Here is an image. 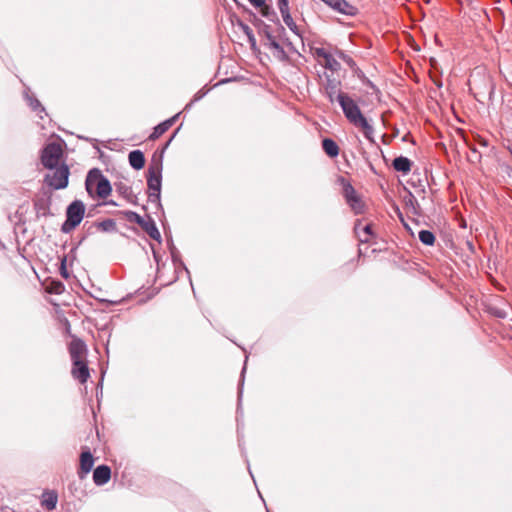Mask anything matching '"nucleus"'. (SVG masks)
Masks as SVG:
<instances>
[{
    "instance_id": "nucleus-29",
    "label": "nucleus",
    "mask_w": 512,
    "mask_h": 512,
    "mask_svg": "<svg viewBox=\"0 0 512 512\" xmlns=\"http://www.w3.org/2000/svg\"><path fill=\"white\" fill-rule=\"evenodd\" d=\"M116 191L127 200L133 196L131 187L123 183L116 185Z\"/></svg>"
},
{
    "instance_id": "nucleus-51",
    "label": "nucleus",
    "mask_w": 512,
    "mask_h": 512,
    "mask_svg": "<svg viewBox=\"0 0 512 512\" xmlns=\"http://www.w3.org/2000/svg\"><path fill=\"white\" fill-rule=\"evenodd\" d=\"M60 231H61V232H64V223H62V224L60 225Z\"/></svg>"
},
{
    "instance_id": "nucleus-32",
    "label": "nucleus",
    "mask_w": 512,
    "mask_h": 512,
    "mask_svg": "<svg viewBox=\"0 0 512 512\" xmlns=\"http://www.w3.org/2000/svg\"><path fill=\"white\" fill-rule=\"evenodd\" d=\"M338 57L347 65L349 66L352 70H356L357 69V65H356V62L353 60L352 57H350L349 55L345 54L344 52L342 51H339L338 52Z\"/></svg>"
},
{
    "instance_id": "nucleus-44",
    "label": "nucleus",
    "mask_w": 512,
    "mask_h": 512,
    "mask_svg": "<svg viewBox=\"0 0 512 512\" xmlns=\"http://www.w3.org/2000/svg\"><path fill=\"white\" fill-rule=\"evenodd\" d=\"M414 201H416V200H415L414 196L410 193L409 194V200L407 201V204L409 203V204L413 205Z\"/></svg>"
},
{
    "instance_id": "nucleus-16",
    "label": "nucleus",
    "mask_w": 512,
    "mask_h": 512,
    "mask_svg": "<svg viewBox=\"0 0 512 512\" xmlns=\"http://www.w3.org/2000/svg\"><path fill=\"white\" fill-rule=\"evenodd\" d=\"M139 226L149 235L150 238L160 241L161 235L155 224V221L151 217H147L143 220Z\"/></svg>"
},
{
    "instance_id": "nucleus-13",
    "label": "nucleus",
    "mask_w": 512,
    "mask_h": 512,
    "mask_svg": "<svg viewBox=\"0 0 512 512\" xmlns=\"http://www.w3.org/2000/svg\"><path fill=\"white\" fill-rule=\"evenodd\" d=\"M111 478V469L107 465H99L93 472V481L97 486H102Z\"/></svg>"
},
{
    "instance_id": "nucleus-1",
    "label": "nucleus",
    "mask_w": 512,
    "mask_h": 512,
    "mask_svg": "<svg viewBox=\"0 0 512 512\" xmlns=\"http://www.w3.org/2000/svg\"><path fill=\"white\" fill-rule=\"evenodd\" d=\"M68 350L72 362L71 375L73 379L81 384L86 383L90 377L87 361L88 349L86 344L80 339H74L69 344Z\"/></svg>"
},
{
    "instance_id": "nucleus-20",
    "label": "nucleus",
    "mask_w": 512,
    "mask_h": 512,
    "mask_svg": "<svg viewBox=\"0 0 512 512\" xmlns=\"http://www.w3.org/2000/svg\"><path fill=\"white\" fill-rule=\"evenodd\" d=\"M322 148L324 152L331 158L337 157L339 155V147L337 143L330 138L323 139Z\"/></svg>"
},
{
    "instance_id": "nucleus-50",
    "label": "nucleus",
    "mask_w": 512,
    "mask_h": 512,
    "mask_svg": "<svg viewBox=\"0 0 512 512\" xmlns=\"http://www.w3.org/2000/svg\"><path fill=\"white\" fill-rule=\"evenodd\" d=\"M154 258H155V260H156L157 264L159 265L158 255H157L155 252H154Z\"/></svg>"
},
{
    "instance_id": "nucleus-28",
    "label": "nucleus",
    "mask_w": 512,
    "mask_h": 512,
    "mask_svg": "<svg viewBox=\"0 0 512 512\" xmlns=\"http://www.w3.org/2000/svg\"><path fill=\"white\" fill-rule=\"evenodd\" d=\"M348 205L355 214L358 215L364 213L365 204L359 196L353 199Z\"/></svg>"
},
{
    "instance_id": "nucleus-27",
    "label": "nucleus",
    "mask_w": 512,
    "mask_h": 512,
    "mask_svg": "<svg viewBox=\"0 0 512 512\" xmlns=\"http://www.w3.org/2000/svg\"><path fill=\"white\" fill-rule=\"evenodd\" d=\"M260 9V13L263 17L273 21L274 19L277 18V14L276 12L274 11V9L268 5L266 3V0L264 1V5L263 6H259L258 7Z\"/></svg>"
},
{
    "instance_id": "nucleus-21",
    "label": "nucleus",
    "mask_w": 512,
    "mask_h": 512,
    "mask_svg": "<svg viewBox=\"0 0 512 512\" xmlns=\"http://www.w3.org/2000/svg\"><path fill=\"white\" fill-rule=\"evenodd\" d=\"M342 182H343V195H344V198H345L347 204H349L353 199L358 197V194H357L356 190L354 189V187L349 182L345 181L344 179H342Z\"/></svg>"
},
{
    "instance_id": "nucleus-45",
    "label": "nucleus",
    "mask_w": 512,
    "mask_h": 512,
    "mask_svg": "<svg viewBox=\"0 0 512 512\" xmlns=\"http://www.w3.org/2000/svg\"><path fill=\"white\" fill-rule=\"evenodd\" d=\"M65 173H66V186H67L68 185V178H69V168H68L67 165H66Z\"/></svg>"
},
{
    "instance_id": "nucleus-10",
    "label": "nucleus",
    "mask_w": 512,
    "mask_h": 512,
    "mask_svg": "<svg viewBox=\"0 0 512 512\" xmlns=\"http://www.w3.org/2000/svg\"><path fill=\"white\" fill-rule=\"evenodd\" d=\"M24 99L27 103V105L30 107V109L37 113V116L40 120H43L44 117H48V114L44 108V106L41 104V102L37 99V97L31 92L29 87H26L24 90Z\"/></svg>"
},
{
    "instance_id": "nucleus-6",
    "label": "nucleus",
    "mask_w": 512,
    "mask_h": 512,
    "mask_svg": "<svg viewBox=\"0 0 512 512\" xmlns=\"http://www.w3.org/2000/svg\"><path fill=\"white\" fill-rule=\"evenodd\" d=\"M63 155L64 150L59 143H47L41 150V163L46 169L54 170L60 166Z\"/></svg>"
},
{
    "instance_id": "nucleus-43",
    "label": "nucleus",
    "mask_w": 512,
    "mask_h": 512,
    "mask_svg": "<svg viewBox=\"0 0 512 512\" xmlns=\"http://www.w3.org/2000/svg\"><path fill=\"white\" fill-rule=\"evenodd\" d=\"M176 132H177V131H175V132H174V134L170 137V139L166 142V144H165V146H164V148H163V151H164V150H165V149L170 145L171 141L173 140V138H174V137H175V135H176Z\"/></svg>"
},
{
    "instance_id": "nucleus-14",
    "label": "nucleus",
    "mask_w": 512,
    "mask_h": 512,
    "mask_svg": "<svg viewBox=\"0 0 512 512\" xmlns=\"http://www.w3.org/2000/svg\"><path fill=\"white\" fill-rule=\"evenodd\" d=\"M58 502V493L55 490L46 489L43 491L40 497V504L47 510H53L56 508Z\"/></svg>"
},
{
    "instance_id": "nucleus-46",
    "label": "nucleus",
    "mask_w": 512,
    "mask_h": 512,
    "mask_svg": "<svg viewBox=\"0 0 512 512\" xmlns=\"http://www.w3.org/2000/svg\"><path fill=\"white\" fill-rule=\"evenodd\" d=\"M1 511H2V512H16V511H14L13 509L8 508V507L2 508V509H1Z\"/></svg>"
},
{
    "instance_id": "nucleus-3",
    "label": "nucleus",
    "mask_w": 512,
    "mask_h": 512,
    "mask_svg": "<svg viewBox=\"0 0 512 512\" xmlns=\"http://www.w3.org/2000/svg\"><path fill=\"white\" fill-rule=\"evenodd\" d=\"M45 299L53 307L56 318L60 324V329L64 333V312L62 306L64 305V286L59 280H47L43 284Z\"/></svg>"
},
{
    "instance_id": "nucleus-23",
    "label": "nucleus",
    "mask_w": 512,
    "mask_h": 512,
    "mask_svg": "<svg viewBox=\"0 0 512 512\" xmlns=\"http://www.w3.org/2000/svg\"><path fill=\"white\" fill-rule=\"evenodd\" d=\"M95 226L102 232H115L117 230L116 222L113 219H105L101 222H97Z\"/></svg>"
},
{
    "instance_id": "nucleus-4",
    "label": "nucleus",
    "mask_w": 512,
    "mask_h": 512,
    "mask_svg": "<svg viewBox=\"0 0 512 512\" xmlns=\"http://www.w3.org/2000/svg\"><path fill=\"white\" fill-rule=\"evenodd\" d=\"M85 187L87 193L91 197L97 196L101 199L108 197L112 191L109 180L98 168H93L88 172L85 180Z\"/></svg>"
},
{
    "instance_id": "nucleus-42",
    "label": "nucleus",
    "mask_w": 512,
    "mask_h": 512,
    "mask_svg": "<svg viewBox=\"0 0 512 512\" xmlns=\"http://www.w3.org/2000/svg\"><path fill=\"white\" fill-rule=\"evenodd\" d=\"M495 315L499 318H505L506 317V313L502 310H496L495 311Z\"/></svg>"
},
{
    "instance_id": "nucleus-15",
    "label": "nucleus",
    "mask_w": 512,
    "mask_h": 512,
    "mask_svg": "<svg viewBox=\"0 0 512 512\" xmlns=\"http://www.w3.org/2000/svg\"><path fill=\"white\" fill-rule=\"evenodd\" d=\"M94 465V458L90 451H83L80 455V478L86 476Z\"/></svg>"
},
{
    "instance_id": "nucleus-25",
    "label": "nucleus",
    "mask_w": 512,
    "mask_h": 512,
    "mask_svg": "<svg viewBox=\"0 0 512 512\" xmlns=\"http://www.w3.org/2000/svg\"><path fill=\"white\" fill-rule=\"evenodd\" d=\"M323 66L332 72H337L341 68L340 63L333 57L331 53H329V55L324 59Z\"/></svg>"
},
{
    "instance_id": "nucleus-49",
    "label": "nucleus",
    "mask_w": 512,
    "mask_h": 512,
    "mask_svg": "<svg viewBox=\"0 0 512 512\" xmlns=\"http://www.w3.org/2000/svg\"><path fill=\"white\" fill-rule=\"evenodd\" d=\"M65 325H66V333H68V331H69V326H70V325H69V323H68V321H67V320H66V322H65Z\"/></svg>"
},
{
    "instance_id": "nucleus-53",
    "label": "nucleus",
    "mask_w": 512,
    "mask_h": 512,
    "mask_svg": "<svg viewBox=\"0 0 512 512\" xmlns=\"http://www.w3.org/2000/svg\"><path fill=\"white\" fill-rule=\"evenodd\" d=\"M481 144H482L483 146H487V142H486V141H482V142H481Z\"/></svg>"
},
{
    "instance_id": "nucleus-30",
    "label": "nucleus",
    "mask_w": 512,
    "mask_h": 512,
    "mask_svg": "<svg viewBox=\"0 0 512 512\" xmlns=\"http://www.w3.org/2000/svg\"><path fill=\"white\" fill-rule=\"evenodd\" d=\"M372 236H373L372 225L367 224V225L363 226V228H362V233H361V237L359 238V241L362 243H368Z\"/></svg>"
},
{
    "instance_id": "nucleus-35",
    "label": "nucleus",
    "mask_w": 512,
    "mask_h": 512,
    "mask_svg": "<svg viewBox=\"0 0 512 512\" xmlns=\"http://www.w3.org/2000/svg\"><path fill=\"white\" fill-rule=\"evenodd\" d=\"M277 6L281 13V16L290 13L288 0H277Z\"/></svg>"
},
{
    "instance_id": "nucleus-9",
    "label": "nucleus",
    "mask_w": 512,
    "mask_h": 512,
    "mask_svg": "<svg viewBox=\"0 0 512 512\" xmlns=\"http://www.w3.org/2000/svg\"><path fill=\"white\" fill-rule=\"evenodd\" d=\"M334 11L346 16H355L358 9L346 0H321Z\"/></svg>"
},
{
    "instance_id": "nucleus-18",
    "label": "nucleus",
    "mask_w": 512,
    "mask_h": 512,
    "mask_svg": "<svg viewBox=\"0 0 512 512\" xmlns=\"http://www.w3.org/2000/svg\"><path fill=\"white\" fill-rule=\"evenodd\" d=\"M129 164L135 170H140L145 165V157L142 151L133 150L128 155Z\"/></svg>"
},
{
    "instance_id": "nucleus-12",
    "label": "nucleus",
    "mask_w": 512,
    "mask_h": 512,
    "mask_svg": "<svg viewBox=\"0 0 512 512\" xmlns=\"http://www.w3.org/2000/svg\"><path fill=\"white\" fill-rule=\"evenodd\" d=\"M339 86H340L339 81L332 79L330 77H327L324 89H325V95L327 96L328 100L331 103H334L335 101H337L339 103V98L341 95H348L347 93L341 92Z\"/></svg>"
},
{
    "instance_id": "nucleus-39",
    "label": "nucleus",
    "mask_w": 512,
    "mask_h": 512,
    "mask_svg": "<svg viewBox=\"0 0 512 512\" xmlns=\"http://www.w3.org/2000/svg\"><path fill=\"white\" fill-rule=\"evenodd\" d=\"M362 228H363V226H362L361 220H357L354 225V232H355L356 236L358 237V239L361 237Z\"/></svg>"
},
{
    "instance_id": "nucleus-41",
    "label": "nucleus",
    "mask_w": 512,
    "mask_h": 512,
    "mask_svg": "<svg viewBox=\"0 0 512 512\" xmlns=\"http://www.w3.org/2000/svg\"><path fill=\"white\" fill-rule=\"evenodd\" d=\"M251 5H253L255 8H258L259 6L264 5L265 0H248Z\"/></svg>"
},
{
    "instance_id": "nucleus-8",
    "label": "nucleus",
    "mask_w": 512,
    "mask_h": 512,
    "mask_svg": "<svg viewBox=\"0 0 512 512\" xmlns=\"http://www.w3.org/2000/svg\"><path fill=\"white\" fill-rule=\"evenodd\" d=\"M52 173H47L44 178V183L53 190L64 188V160L60 166L52 170Z\"/></svg>"
},
{
    "instance_id": "nucleus-33",
    "label": "nucleus",
    "mask_w": 512,
    "mask_h": 512,
    "mask_svg": "<svg viewBox=\"0 0 512 512\" xmlns=\"http://www.w3.org/2000/svg\"><path fill=\"white\" fill-rule=\"evenodd\" d=\"M124 215L129 222H135L138 225L142 224L143 220L145 219L144 217H142L141 215L134 211H126Z\"/></svg>"
},
{
    "instance_id": "nucleus-40",
    "label": "nucleus",
    "mask_w": 512,
    "mask_h": 512,
    "mask_svg": "<svg viewBox=\"0 0 512 512\" xmlns=\"http://www.w3.org/2000/svg\"><path fill=\"white\" fill-rule=\"evenodd\" d=\"M204 95H205V93H202L200 91L198 93H196L194 98L191 100V102L187 104L186 109L191 107L194 102L199 101Z\"/></svg>"
},
{
    "instance_id": "nucleus-36",
    "label": "nucleus",
    "mask_w": 512,
    "mask_h": 512,
    "mask_svg": "<svg viewBox=\"0 0 512 512\" xmlns=\"http://www.w3.org/2000/svg\"><path fill=\"white\" fill-rule=\"evenodd\" d=\"M171 257H172V261L175 265L179 264L188 272V269L184 266V263L180 260L179 252L176 248L171 249Z\"/></svg>"
},
{
    "instance_id": "nucleus-38",
    "label": "nucleus",
    "mask_w": 512,
    "mask_h": 512,
    "mask_svg": "<svg viewBox=\"0 0 512 512\" xmlns=\"http://www.w3.org/2000/svg\"><path fill=\"white\" fill-rule=\"evenodd\" d=\"M314 54L318 58H322L323 60L329 55V52L324 48H315Z\"/></svg>"
},
{
    "instance_id": "nucleus-48",
    "label": "nucleus",
    "mask_w": 512,
    "mask_h": 512,
    "mask_svg": "<svg viewBox=\"0 0 512 512\" xmlns=\"http://www.w3.org/2000/svg\"><path fill=\"white\" fill-rule=\"evenodd\" d=\"M107 204L114 205V206H117V205H118V204H117L115 201H113V200H111V201L107 202Z\"/></svg>"
},
{
    "instance_id": "nucleus-31",
    "label": "nucleus",
    "mask_w": 512,
    "mask_h": 512,
    "mask_svg": "<svg viewBox=\"0 0 512 512\" xmlns=\"http://www.w3.org/2000/svg\"><path fill=\"white\" fill-rule=\"evenodd\" d=\"M241 27H242L243 32L246 34V36L248 38L251 48L254 49L256 47V38L253 34L252 29L246 24H241Z\"/></svg>"
},
{
    "instance_id": "nucleus-26",
    "label": "nucleus",
    "mask_w": 512,
    "mask_h": 512,
    "mask_svg": "<svg viewBox=\"0 0 512 512\" xmlns=\"http://www.w3.org/2000/svg\"><path fill=\"white\" fill-rule=\"evenodd\" d=\"M418 236L424 245L432 246L435 243V235L430 230H421Z\"/></svg>"
},
{
    "instance_id": "nucleus-54",
    "label": "nucleus",
    "mask_w": 512,
    "mask_h": 512,
    "mask_svg": "<svg viewBox=\"0 0 512 512\" xmlns=\"http://www.w3.org/2000/svg\"><path fill=\"white\" fill-rule=\"evenodd\" d=\"M241 394H242V389L240 388L239 389V398L241 397Z\"/></svg>"
},
{
    "instance_id": "nucleus-47",
    "label": "nucleus",
    "mask_w": 512,
    "mask_h": 512,
    "mask_svg": "<svg viewBox=\"0 0 512 512\" xmlns=\"http://www.w3.org/2000/svg\"><path fill=\"white\" fill-rule=\"evenodd\" d=\"M507 150L509 151V153L512 156V142L507 146Z\"/></svg>"
},
{
    "instance_id": "nucleus-24",
    "label": "nucleus",
    "mask_w": 512,
    "mask_h": 512,
    "mask_svg": "<svg viewBox=\"0 0 512 512\" xmlns=\"http://www.w3.org/2000/svg\"><path fill=\"white\" fill-rule=\"evenodd\" d=\"M283 22L286 24V26L298 37L302 38V34L300 29L298 28L297 24L294 22L292 16L290 13H286L282 15Z\"/></svg>"
},
{
    "instance_id": "nucleus-7",
    "label": "nucleus",
    "mask_w": 512,
    "mask_h": 512,
    "mask_svg": "<svg viewBox=\"0 0 512 512\" xmlns=\"http://www.w3.org/2000/svg\"><path fill=\"white\" fill-rule=\"evenodd\" d=\"M85 205L81 200H74L66 208V233L80 225L85 215Z\"/></svg>"
},
{
    "instance_id": "nucleus-11",
    "label": "nucleus",
    "mask_w": 512,
    "mask_h": 512,
    "mask_svg": "<svg viewBox=\"0 0 512 512\" xmlns=\"http://www.w3.org/2000/svg\"><path fill=\"white\" fill-rule=\"evenodd\" d=\"M263 45L271 51L272 55L277 60L281 62L288 61V54L285 52L284 48L279 44L275 36H269V39L264 40Z\"/></svg>"
},
{
    "instance_id": "nucleus-37",
    "label": "nucleus",
    "mask_w": 512,
    "mask_h": 512,
    "mask_svg": "<svg viewBox=\"0 0 512 512\" xmlns=\"http://www.w3.org/2000/svg\"><path fill=\"white\" fill-rule=\"evenodd\" d=\"M57 266H58V271H59L60 276L62 278H64V271H65V268H64V255L63 256H58Z\"/></svg>"
},
{
    "instance_id": "nucleus-22",
    "label": "nucleus",
    "mask_w": 512,
    "mask_h": 512,
    "mask_svg": "<svg viewBox=\"0 0 512 512\" xmlns=\"http://www.w3.org/2000/svg\"><path fill=\"white\" fill-rule=\"evenodd\" d=\"M342 182H343V195H344V198H345L347 204H349L353 199L358 197V194H357L356 190L354 189V187L349 182L345 181L344 179H342Z\"/></svg>"
},
{
    "instance_id": "nucleus-5",
    "label": "nucleus",
    "mask_w": 512,
    "mask_h": 512,
    "mask_svg": "<svg viewBox=\"0 0 512 512\" xmlns=\"http://www.w3.org/2000/svg\"><path fill=\"white\" fill-rule=\"evenodd\" d=\"M161 163L150 165L147 171L148 199L152 203L160 202L162 185Z\"/></svg>"
},
{
    "instance_id": "nucleus-52",
    "label": "nucleus",
    "mask_w": 512,
    "mask_h": 512,
    "mask_svg": "<svg viewBox=\"0 0 512 512\" xmlns=\"http://www.w3.org/2000/svg\"><path fill=\"white\" fill-rule=\"evenodd\" d=\"M279 30L282 32V33H285V29L283 26H280Z\"/></svg>"
},
{
    "instance_id": "nucleus-17",
    "label": "nucleus",
    "mask_w": 512,
    "mask_h": 512,
    "mask_svg": "<svg viewBox=\"0 0 512 512\" xmlns=\"http://www.w3.org/2000/svg\"><path fill=\"white\" fill-rule=\"evenodd\" d=\"M178 114L174 115L173 117L163 121L162 123L158 124L154 127L153 132L150 134L149 139L150 140H156L159 138L162 134H164L175 122L177 119Z\"/></svg>"
},
{
    "instance_id": "nucleus-19",
    "label": "nucleus",
    "mask_w": 512,
    "mask_h": 512,
    "mask_svg": "<svg viewBox=\"0 0 512 512\" xmlns=\"http://www.w3.org/2000/svg\"><path fill=\"white\" fill-rule=\"evenodd\" d=\"M411 165L412 162L404 156L396 157L392 163L393 168L402 173H408L411 170Z\"/></svg>"
},
{
    "instance_id": "nucleus-34",
    "label": "nucleus",
    "mask_w": 512,
    "mask_h": 512,
    "mask_svg": "<svg viewBox=\"0 0 512 512\" xmlns=\"http://www.w3.org/2000/svg\"><path fill=\"white\" fill-rule=\"evenodd\" d=\"M261 26L259 27V33L264 36L265 40L269 39V36H274L271 32V27L259 20Z\"/></svg>"
},
{
    "instance_id": "nucleus-2",
    "label": "nucleus",
    "mask_w": 512,
    "mask_h": 512,
    "mask_svg": "<svg viewBox=\"0 0 512 512\" xmlns=\"http://www.w3.org/2000/svg\"><path fill=\"white\" fill-rule=\"evenodd\" d=\"M339 105L342 108L346 119L353 126L361 129L366 139L373 141L374 128L362 114L357 103L349 95H341L339 98Z\"/></svg>"
},
{
    "instance_id": "nucleus-55",
    "label": "nucleus",
    "mask_w": 512,
    "mask_h": 512,
    "mask_svg": "<svg viewBox=\"0 0 512 512\" xmlns=\"http://www.w3.org/2000/svg\"><path fill=\"white\" fill-rule=\"evenodd\" d=\"M471 151H472L473 153H476V149H475V148H471Z\"/></svg>"
}]
</instances>
